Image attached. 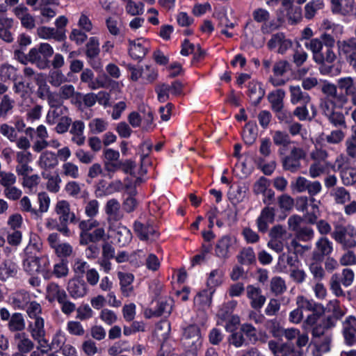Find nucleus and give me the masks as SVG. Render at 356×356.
<instances>
[{
    "label": "nucleus",
    "mask_w": 356,
    "mask_h": 356,
    "mask_svg": "<svg viewBox=\"0 0 356 356\" xmlns=\"http://www.w3.org/2000/svg\"><path fill=\"white\" fill-rule=\"evenodd\" d=\"M282 337H284L288 342L279 343L270 340L268 346L273 356H303L305 347L309 341L307 333H301L295 327L284 328Z\"/></svg>",
    "instance_id": "f257e3e1"
},
{
    "label": "nucleus",
    "mask_w": 356,
    "mask_h": 356,
    "mask_svg": "<svg viewBox=\"0 0 356 356\" xmlns=\"http://www.w3.org/2000/svg\"><path fill=\"white\" fill-rule=\"evenodd\" d=\"M305 47L312 52L315 63L321 65L319 71L323 75L330 74L332 70V64L337 59V55L331 48H325L323 51V43L318 38H312L305 42Z\"/></svg>",
    "instance_id": "f03ea898"
},
{
    "label": "nucleus",
    "mask_w": 356,
    "mask_h": 356,
    "mask_svg": "<svg viewBox=\"0 0 356 356\" xmlns=\"http://www.w3.org/2000/svg\"><path fill=\"white\" fill-rule=\"evenodd\" d=\"M78 228L80 245H86L91 242H104L108 239L105 228L100 226V222L97 219H83L79 221Z\"/></svg>",
    "instance_id": "7ed1b4c3"
},
{
    "label": "nucleus",
    "mask_w": 356,
    "mask_h": 356,
    "mask_svg": "<svg viewBox=\"0 0 356 356\" xmlns=\"http://www.w3.org/2000/svg\"><path fill=\"white\" fill-rule=\"evenodd\" d=\"M39 248L35 243H29L24 250L23 268L30 275L38 274L48 268L49 260L47 256L36 255Z\"/></svg>",
    "instance_id": "20e7f679"
},
{
    "label": "nucleus",
    "mask_w": 356,
    "mask_h": 356,
    "mask_svg": "<svg viewBox=\"0 0 356 356\" xmlns=\"http://www.w3.org/2000/svg\"><path fill=\"white\" fill-rule=\"evenodd\" d=\"M278 154L283 170L291 173L298 172L302 168L301 161L307 157L306 151L296 146L291 148L289 154H286L285 148L280 147Z\"/></svg>",
    "instance_id": "39448f33"
},
{
    "label": "nucleus",
    "mask_w": 356,
    "mask_h": 356,
    "mask_svg": "<svg viewBox=\"0 0 356 356\" xmlns=\"http://www.w3.org/2000/svg\"><path fill=\"white\" fill-rule=\"evenodd\" d=\"M25 310L29 317L27 330L32 339L46 334L44 319L42 316V308L40 304L36 301L30 302Z\"/></svg>",
    "instance_id": "423d86ee"
},
{
    "label": "nucleus",
    "mask_w": 356,
    "mask_h": 356,
    "mask_svg": "<svg viewBox=\"0 0 356 356\" xmlns=\"http://www.w3.org/2000/svg\"><path fill=\"white\" fill-rule=\"evenodd\" d=\"M343 219L334 222V231L331 233L332 238L340 244L343 250L356 247V228L352 225L345 226Z\"/></svg>",
    "instance_id": "0eeeda50"
},
{
    "label": "nucleus",
    "mask_w": 356,
    "mask_h": 356,
    "mask_svg": "<svg viewBox=\"0 0 356 356\" xmlns=\"http://www.w3.org/2000/svg\"><path fill=\"white\" fill-rule=\"evenodd\" d=\"M321 91L325 97L320 100V108H341L348 102V97L343 92H339L337 86L333 83H325L321 86Z\"/></svg>",
    "instance_id": "6e6552de"
},
{
    "label": "nucleus",
    "mask_w": 356,
    "mask_h": 356,
    "mask_svg": "<svg viewBox=\"0 0 356 356\" xmlns=\"http://www.w3.org/2000/svg\"><path fill=\"white\" fill-rule=\"evenodd\" d=\"M355 279V273L350 268H346L341 271V275L338 273L333 274L330 280V287L332 292L337 297L345 296V293L341 284L345 287L350 286Z\"/></svg>",
    "instance_id": "1a4fd4ad"
},
{
    "label": "nucleus",
    "mask_w": 356,
    "mask_h": 356,
    "mask_svg": "<svg viewBox=\"0 0 356 356\" xmlns=\"http://www.w3.org/2000/svg\"><path fill=\"white\" fill-rule=\"evenodd\" d=\"M181 341L186 349L195 353L202 346V336L199 327L196 325H190L185 327Z\"/></svg>",
    "instance_id": "9d476101"
},
{
    "label": "nucleus",
    "mask_w": 356,
    "mask_h": 356,
    "mask_svg": "<svg viewBox=\"0 0 356 356\" xmlns=\"http://www.w3.org/2000/svg\"><path fill=\"white\" fill-rule=\"evenodd\" d=\"M49 246L54 250L56 255L64 260L74 253L73 247L67 242L61 243L57 233H51L47 238Z\"/></svg>",
    "instance_id": "9b49d317"
},
{
    "label": "nucleus",
    "mask_w": 356,
    "mask_h": 356,
    "mask_svg": "<svg viewBox=\"0 0 356 356\" xmlns=\"http://www.w3.org/2000/svg\"><path fill=\"white\" fill-rule=\"evenodd\" d=\"M337 45L339 53L344 55L348 63L356 70V39L338 40Z\"/></svg>",
    "instance_id": "f8f14e48"
},
{
    "label": "nucleus",
    "mask_w": 356,
    "mask_h": 356,
    "mask_svg": "<svg viewBox=\"0 0 356 356\" xmlns=\"http://www.w3.org/2000/svg\"><path fill=\"white\" fill-rule=\"evenodd\" d=\"M104 211L106 215L108 229H113V224L117 223L124 217V214L121 211L120 203L115 198H111L106 202Z\"/></svg>",
    "instance_id": "ddd939ff"
},
{
    "label": "nucleus",
    "mask_w": 356,
    "mask_h": 356,
    "mask_svg": "<svg viewBox=\"0 0 356 356\" xmlns=\"http://www.w3.org/2000/svg\"><path fill=\"white\" fill-rule=\"evenodd\" d=\"M56 213L58 216L60 222H68L72 224L79 223L81 220L76 217V214L71 211V206L68 201L65 200L56 202L54 208Z\"/></svg>",
    "instance_id": "4468645a"
},
{
    "label": "nucleus",
    "mask_w": 356,
    "mask_h": 356,
    "mask_svg": "<svg viewBox=\"0 0 356 356\" xmlns=\"http://www.w3.org/2000/svg\"><path fill=\"white\" fill-rule=\"evenodd\" d=\"M236 242V240L233 236L229 235L222 236L217 241L215 245V255L221 260H227L230 257L231 250Z\"/></svg>",
    "instance_id": "2eb2a0df"
},
{
    "label": "nucleus",
    "mask_w": 356,
    "mask_h": 356,
    "mask_svg": "<svg viewBox=\"0 0 356 356\" xmlns=\"http://www.w3.org/2000/svg\"><path fill=\"white\" fill-rule=\"evenodd\" d=\"M134 231L142 241H154L159 235L156 228L149 222L143 223L140 221H135Z\"/></svg>",
    "instance_id": "dca6fc26"
},
{
    "label": "nucleus",
    "mask_w": 356,
    "mask_h": 356,
    "mask_svg": "<svg viewBox=\"0 0 356 356\" xmlns=\"http://www.w3.org/2000/svg\"><path fill=\"white\" fill-rule=\"evenodd\" d=\"M32 157V154L29 151H19L16 153L15 160L17 165L15 166V172L17 176L22 177L32 172L33 168L30 165Z\"/></svg>",
    "instance_id": "f3484780"
},
{
    "label": "nucleus",
    "mask_w": 356,
    "mask_h": 356,
    "mask_svg": "<svg viewBox=\"0 0 356 356\" xmlns=\"http://www.w3.org/2000/svg\"><path fill=\"white\" fill-rule=\"evenodd\" d=\"M245 291L251 307L255 310H260L266 301V296L262 294L261 289L255 285L249 284L246 286Z\"/></svg>",
    "instance_id": "a211bd4d"
},
{
    "label": "nucleus",
    "mask_w": 356,
    "mask_h": 356,
    "mask_svg": "<svg viewBox=\"0 0 356 356\" xmlns=\"http://www.w3.org/2000/svg\"><path fill=\"white\" fill-rule=\"evenodd\" d=\"M291 46V40L286 39L283 33L273 34L267 43V47L270 50L278 47L277 52L282 55L284 54Z\"/></svg>",
    "instance_id": "6ab92c4d"
},
{
    "label": "nucleus",
    "mask_w": 356,
    "mask_h": 356,
    "mask_svg": "<svg viewBox=\"0 0 356 356\" xmlns=\"http://www.w3.org/2000/svg\"><path fill=\"white\" fill-rule=\"evenodd\" d=\"M149 42L142 39L129 40V54L134 60H142L149 50Z\"/></svg>",
    "instance_id": "aec40b11"
},
{
    "label": "nucleus",
    "mask_w": 356,
    "mask_h": 356,
    "mask_svg": "<svg viewBox=\"0 0 356 356\" xmlns=\"http://www.w3.org/2000/svg\"><path fill=\"white\" fill-rule=\"evenodd\" d=\"M336 108H321L323 114L327 118L330 124L337 128L346 129V122L344 114L335 111Z\"/></svg>",
    "instance_id": "412c9836"
},
{
    "label": "nucleus",
    "mask_w": 356,
    "mask_h": 356,
    "mask_svg": "<svg viewBox=\"0 0 356 356\" xmlns=\"http://www.w3.org/2000/svg\"><path fill=\"white\" fill-rule=\"evenodd\" d=\"M13 13L25 29L31 30L35 27V18L29 13L26 7L19 6L14 8Z\"/></svg>",
    "instance_id": "4be33fe9"
},
{
    "label": "nucleus",
    "mask_w": 356,
    "mask_h": 356,
    "mask_svg": "<svg viewBox=\"0 0 356 356\" xmlns=\"http://www.w3.org/2000/svg\"><path fill=\"white\" fill-rule=\"evenodd\" d=\"M274 218V209L268 207H264L256 221L259 232L265 233L268 229V225L273 222Z\"/></svg>",
    "instance_id": "5701e85b"
},
{
    "label": "nucleus",
    "mask_w": 356,
    "mask_h": 356,
    "mask_svg": "<svg viewBox=\"0 0 356 356\" xmlns=\"http://www.w3.org/2000/svg\"><path fill=\"white\" fill-rule=\"evenodd\" d=\"M291 102L292 104H309L311 102V97L303 91L299 86H289Z\"/></svg>",
    "instance_id": "b1692460"
},
{
    "label": "nucleus",
    "mask_w": 356,
    "mask_h": 356,
    "mask_svg": "<svg viewBox=\"0 0 356 356\" xmlns=\"http://www.w3.org/2000/svg\"><path fill=\"white\" fill-rule=\"evenodd\" d=\"M67 291L72 298H79L87 294L88 287L84 281L73 279L68 282Z\"/></svg>",
    "instance_id": "393cba45"
},
{
    "label": "nucleus",
    "mask_w": 356,
    "mask_h": 356,
    "mask_svg": "<svg viewBox=\"0 0 356 356\" xmlns=\"http://www.w3.org/2000/svg\"><path fill=\"white\" fill-rule=\"evenodd\" d=\"M118 277L120 280V291L125 297H129L134 292L132 283L134 277L131 273L118 272Z\"/></svg>",
    "instance_id": "a878e982"
},
{
    "label": "nucleus",
    "mask_w": 356,
    "mask_h": 356,
    "mask_svg": "<svg viewBox=\"0 0 356 356\" xmlns=\"http://www.w3.org/2000/svg\"><path fill=\"white\" fill-rule=\"evenodd\" d=\"M354 6L353 0H331V10L334 14L348 15L353 11Z\"/></svg>",
    "instance_id": "bb28decb"
},
{
    "label": "nucleus",
    "mask_w": 356,
    "mask_h": 356,
    "mask_svg": "<svg viewBox=\"0 0 356 356\" xmlns=\"http://www.w3.org/2000/svg\"><path fill=\"white\" fill-rule=\"evenodd\" d=\"M108 230L115 232V238L118 242L122 246L128 244L132 238L130 230L121 223L113 224V229H108Z\"/></svg>",
    "instance_id": "cd10ccee"
},
{
    "label": "nucleus",
    "mask_w": 356,
    "mask_h": 356,
    "mask_svg": "<svg viewBox=\"0 0 356 356\" xmlns=\"http://www.w3.org/2000/svg\"><path fill=\"white\" fill-rule=\"evenodd\" d=\"M37 35L39 38L44 40L54 39L60 42L64 40L65 35L60 31L54 28L40 26L37 29Z\"/></svg>",
    "instance_id": "c85d7f7f"
},
{
    "label": "nucleus",
    "mask_w": 356,
    "mask_h": 356,
    "mask_svg": "<svg viewBox=\"0 0 356 356\" xmlns=\"http://www.w3.org/2000/svg\"><path fill=\"white\" fill-rule=\"evenodd\" d=\"M58 163L56 155L49 151L42 152L38 161V166L44 170H51L54 168Z\"/></svg>",
    "instance_id": "c756f323"
},
{
    "label": "nucleus",
    "mask_w": 356,
    "mask_h": 356,
    "mask_svg": "<svg viewBox=\"0 0 356 356\" xmlns=\"http://www.w3.org/2000/svg\"><path fill=\"white\" fill-rule=\"evenodd\" d=\"M46 291V298L50 302L55 300H57L58 302L59 301H61L62 299L67 297L66 292L63 289H60V286L55 282L48 284Z\"/></svg>",
    "instance_id": "7c9ffc66"
},
{
    "label": "nucleus",
    "mask_w": 356,
    "mask_h": 356,
    "mask_svg": "<svg viewBox=\"0 0 356 356\" xmlns=\"http://www.w3.org/2000/svg\"><path fill=\"white\" fill-rule=\"evenodd\" d=\"M316 250L314 252L315 258L328 256L333 250V244L327 237H321L316 243Z\"/></svg>",
    "instance_id": "2f4dec72"
},
{
    "label": "nucleus",
    "mask_w": 356,
    "mask_h": 356,
    "mask_svg": "<svg viewBox=\"0 0 356 356\" xmlns=\"http://www.w3.org/2000/svg\"><path fill=\"white\" fill-rule=\"evenodd\" d=\"M85 129V124L81 120H76L72 123V127L70 131V134L73 135L72 141L78 145L84 144L86 137L83 135Z\"/></svg>",
    "instance_id": "473e14b6"
},
{
    "label": "nucleus",
    "mask_w": 356,
    "mask_h": 356,
    "mask_svg": "<svg viewBox=\"0 0 356 356\" xmlns=\"http://www.w3.org/2000/svg\"><path fill=\"white\" fill-rule=\"evenodd\" d=\"M296 304L302 312L303 310L312 312H323V307L321 304L315 302L313 300H309L303 296H297Z\"/></svg>",
    "instance_id": "72a5a7b5"
},
{
    "label": "nucleus",
    "mask_w": 356,
    "mask_h": 356,
    "mask_svg": "<svg viewBox=\"0 0 356 356\" xmlns=\"http://www.w3.org/2000/svg\"><path fill=\"white\" fill-rule=\"evenodd\" d=\"M15 339L17 340V348L18 351L28 353L32 351L35 347L34 342L25 332H18L15 335Z\"/></svg>",
    "instance_id": "f704fd0d"
},
{
    "label": "nucleus",
    "mask_w": 356,
    "mask_h": 356,
    "mask_svg": "<svg viewBox=\"0 0 356 356\" xmlns=\"http://www.w3.org/2000/svg\"><path fill=\"white\" fill-rule=\"evenodd\" d=\"M332 337L330 335L324 336L320 339L313 340L315 349L312 352L313 356H323V353H327L330 350V343Z\"/></svg>",
    "instance_id": "c9c22d12"
},
{
    "label": "nucleus",
    "mask_w": 356,
    "mask_h": 356,
    "mask_svg": "<svg viewBox=\"0 0 356 356\" xmlns=\"http://www.w3.org/2000/svg\"><path fill=\"white\" fill-rule=\"evenodd\" d=\"M286 92L282 89H277L268 93L267 99L273 111L284 106V99Z\"/></svg>",
    "instance_id": "e433bc0d"
},
{
    "label": "nucleus",
    "mask_w": 356,
    "mask_h": 356,
    "mask_svg": "<svg viewBox=\"0 0 356 356\" xmlns=\"http://www.w3.org/2000/svg\"><path fill=\"white\" fill-rule=\"evenodd\" d=\"M334 325V323L333 322L332 318L327 317L323 322L316 324L315 326L312 327V341L320 339L323 338L324 336H326L327 334H325V330L333 327Z\"/></svg>",
    "instance_id": "4c0bfd02"
},
{
    "label": "nucleus",
    "mask_w": 356,
    "mask_h": 356,
    "mask_svg": "<svg viewBox=\"0 0 356 356\" xmlns=\"http://www.w3.org/2000/svg\"><path fill=\"white\" fill-rule=\"evenodd\" d=\"M68 108L65 106L52 107L48 111L46 122L50 125L55 124L67 112Z\"/></svg>",
    "instance_id": "58836bf2"
},
{
    "label": "nucleus",
    "mask_w": 356,
    "mask_h": 356,
    "mask_svg": "<svg viewBox=\"0 0 356 356\" xmlns=\"http://www.w3.org/2000/svg\"><path fill=\"white\" fill-rule=\"evenodd\" d=\"M213 290L210 289L200 291L194 298V303L200 309H205L210 306L211 303V296Z\"/></svg>",
    "instance_id": "ea45409f"
},
{
    "label": "nucleus",
    "mask_w": 356,
    "mask_h": 356,
    "mask_svg": "<svg viewBox=\"0 0 356 356\" xmlns=\"http://www.w3.org/2000/svg\"><path fill=\"white\" fill-rule=\"evenodd\" d=\"M17 273L16 265L10 261H5L0 265V280L6 281L10 277H13Z\"/></svg>",
    "instance_id": "a19ab883"
},
{
    "label": "nucleus",
    "mask_w": 356,
    "mask_h": 356,
    "mask_svg": "<svg viewBox=\"0 0 356 356\" xmlns=\"http://www.w3.org/2000/svg\"><path fill=\"white\" fill-rule=\"evenodd\" d=\"M26 323L23 315L21 313H14L8 323V330L10 332H21L25 329Z\"/></svg>",
    "instance_id": "79ce46f5"
},
{
    "label": "nucleus",
    "mask_w": 356,
    "mask_h": 356,
    "mask_svg": "<svg viewBox=\"0 0 356 356\" xmlns=\"http://www.w3.org/2000/svg\"><path fill=\"white\" fill-rule=\"evenodd\" d=\"M265 94L262 88L254 83H251L248 86V96L252 104L257 106L259 104Z\"/></svg>",
    "instance_id": "37998d69"
},
{
    "label": "nucleus",
    "mask_w": 356,
    "mask_h": 356,
    "mask_svg": "<svg viewBox=\"0 0 356 356\" xmlns=\"http://www.w3.org/2000/svg\"><path fill=\"white\" fill-rule=\"evenodd\" d=\"M330 195L338 204H344L350 200L349 191L342 186L334 188L330 192Z\"/></svg>",
    "instance_id": "c03bdc74"
},
{
    "label": "nucleus",
    "mask_w": 356,
    "mask_h": 356,
    "mask_svg": "<svg viewBox=\"0 0 356 356\" xmlns=\"http://www.w3.org/2000/svg\"><path fill=\"white\" fill-rule=\"evenodd\" d=\"M35 82L38 88L37 90V96L42 99H47L51 92L49 86L47 84L44 75L39 73L36 75Z\"/></svg>",
    "instance_id": "a18cd8bd"
},
{
    "label": "nucleus",
    "mask_w": 356,
    "mask_h": 356,
    "mask_svg": "<svg viewBox=\"0 0 356 356\" xmlns=\"http://www.w3.org/2000/svg\"><path fill=\"white\" fill-rule=\"evenodd\" d=\"M270 289L275 296L283 294L287 289L285 280L280 276L273 277L270 280Z\"/></svg>",
    "instance_id": "49530a36"
},
{
    "label": "nucleus",
    "mask_w": 356,
    "mask_h": 356,
    "mask_svg": "<svg viewBox=\"0 0 356 356\" xmlns=\"http://www.w3.org/2000/svg\"><path fill=\"white\" fill-rule=\"evenodd\" d=\"M238 261L243 265L253 264L256 261V257L253 249L250 247L243 248L237 256Z\"/></svg>",
    "instance_id": "de8ad7c7"
},
{
    "label": "nucleus",
    "mask_w": 356,
    "mask_h": 356,
    "mask_svg": "<svg viewBox=\"0 0 356 356\" xmlns=\"http://www.w3.org/2000/svg\"><path fill=\"white\" fill-rule=\"evenodd\" d=\"M257 136V129L256 124L248 122L245 124L243 138L244 142L248 145H252L255 141Z\"/></svg>",
    "instance_id": "09e8293b"
},
{
    "label": "nucleus",
    "mask_w": 356,
    "mask_h": 356,
    "mask_svg": "<svg viewBox=\"0 0 356 356\" xmlns=\"http://www.w3.org/2000/svg\"><path fill=\"white\" fill-rule=\"evenodd\" d=\"M131 350V346L128 341L124 340H120L114 343L108 349V353L111 356H118V355L129 352Z\"/></svg>",
    "instance_id": "8fccbe9b"
},
{
    "label": "nucleus",
    "mask_w": 356,
    "mask_h": 356,
    "mask_svg": "<svg viewBox=\"0 0 356 356\" xmlns=\"http://www.w3.org/2000/svg\"><path fill=\"white\" fill-rule=\"evenodd\" d=\"M224 273L220 269L213 270L207 280V286L214 291V288L220 286L223 282Z\"/></svg>",
    "instance_id": "3c124183"
},
{
    "label": "nucleus",
    "mask_w": 356,
    "mask_h": 356,
    "mask_svg": "<svg viewBox=\"0 0 356 356\" xmlns=\"http://www.w3.org/2000/svg\"><path fill=\"white\" fill-rule=\"evenodd\" d=\"M38 200L39 208L36 209L37 216H35V219L40 218L42 213L47 212L50 206V197L45 192L38 193Z\"/></svg>",
    "instance_id": "603ef678"
},
{
    "label": "nucleus",
    "mask_w": 356,
    "mask_h": 356,
    "mask_svg": "<svg viewBox=\"0 0 356 356\" xmlns=\"http://www.w3.org/2000/svg\"><path fill=\"white\" fill-rule=\"evenodd\" d=\"M324 3L322 0H313L307 3L305 6V17L308 19H312L317 10L323 8Z\"/></svg>",
    "instance_id": "864d4df0"
},
{
    "label": "nucleus",
    "mask_w": 356,
    "mask_h": 356,
    "mask_svg": "<svg viewBox=\"0 0 356 356\" xmlns=\"http://www.w3.org/2000/svg\"><path fill=\"white\" fill-rule=\"evenodd\" d=\"M328 156L329 154L327 151L321 147H316L310 153V158L313 162L323 163L325 165L326 167H328L330 164V163L327 161Z\"/></svg>",
    "instance_id": "5fc2aeb1"
},
{
    "label": "nucleus",
    "mask_w": 356,
    "mask_h": 356,
    "mask_svg": "<svg viewBox=\"0 0 356 356\" xmlns=\"http://www.w3.org/2000/svg\"><path fill=\"white\" fill-rule=\"evenodd\" d=\"M337 87L344 91L343 93V95H346V97L356 89L354 80L350 76L343 77L338 79Z\"/></svg>",
    "instance_id": "6e6d98bb"
},
{
    "label": "nucleus",
    "mask_w": 356,
    "mask_h": 356,
    "mask_svg": "<svg viewBox=\"0 0 356 356\" xmlns=\"http://www.w3.org/2000/svg\"><path fill=\"white\" fill-rule=\"evenodd\" d=\"M170 332V324L164 321L159 322L154 330V335L159 341H165L168 339Z\"/></svg>",
    "instance_id": "4d7b16f0"
},
{
    "label": "nucleus",
    "mask_w": 356,
    "mask_h": 356,
    "mask_svg": "<svg viewBox=\"0 0 356 356\" xmlns=\"http://www.w3.org/2000/svg\"><path fill=\"white\" fill-rule=\"evenodd\" d=\"M17 76V69L8 63L0 66V79L2 81L15 80Z\"/></svg>",
    "instance_id": "13d9d810"
},
{
    "label": "nucleus",
    "mask_w": 356,
    "mask_h": 356,
    "mask_svg": "<svg viewBox=\"0 0 356 356\" xmlns=\"http://www.w3.org/2000/svg\"><path fill=\"white\" fill-rule=\"evenodd\" d=\"M339 173L345 186H352L356 183V168L349 166Z\"/></svg>",
    "instance_id": "bf43d9fd"
},
{
    "label": "nucleus",
    "mask_w": 356,
    "mask_h": 356,
    "mask_svg": "<svg viewBox=\"0 0 356 356\" xmlns=\"http://www.w3.org/2000/svg\"><path fill=\"white\" fill-rule=\"evenodd\" d=\"M322 184L320 181H311L308 179L305 192L308 193L310 202H315L314 196L320 193L322 191Z\"/></svg>",
    "instance_id": "052dcab7"
},
{
    "label": "nucleus",
    "mask_w": 356,
    "mask_h": 356,
    "mask_svg": "<svg viewBox=\"0 0 356 356\" xmlns=\"http://www.w3.org/2000/svg\"><path fill=\"white\" fill-rule=\"evenodd\" d=\"M334 172H341L349 167V158L348 156L341 154L338 155L333 164L330 163L328 166Z\"/></svg>",
    "instance_id": "680f3d73"
},
{
    "label": "nucleus",
    "mask_w": 356,
    "mask_h": 356,
    "mask_svg": "<svg viewBox=\"0 0 356 356\" xmlns=\"http://www.w3.org/2000/svg\"><path fill=\"white\" fill-rule=\"evenodd\" d=\"M296 239L303 242H308L313 239L314 236V231L308 226L300 227L295 233Z\"/></svg>",
    "instance_id": "e2e57ef3"
},
{
    "label": "nucleus",
    "mask_w": 356,
    "mask_h": 356,
    "mask_svg": "<svg viewBox=\"0 0 356 356\" xmlns=\"http://www.w3.org/2000/svg\"><path fill=\"white\" fill-rule=\"evenodd\" d=\"M273 140L275 145L282 146V147L284 148L291 143L289 134L285 131L279 130L273 133Z\"/></svg>",
    "instance_id": "0e129e2a"
},
{
    "label": "nucleus",
    "mask_w": 356,
    "mask_h": 356,
    "mask_svg": "<svg viewBox=\"0 0 356 356\" xmlns=\"http://www.w3.org/2000/svg\"><path fill=\"white\" fill-rule=\"evenodd\" d=\"M99 211V203L95 200H90L86 202L84 207V212L88 219H95L94 218L97 216Z\"/></svg>",
    "instance_id": "69168bd1"
},
{
    "label": "nucleus",
    "mask_w": 356,
    "mask_h": 356,
    "mask_svg": "<svg viewBox=\"0 0 356 356\" xmlns=\"http://www.w3.org/2000/svg\"><path fill=\"white\" fill-rule=\"evenodd\" d=\"M86 56L89 58H94L99 54V43L96 37H91L86 44Z\"/></svg>",
    "instance_id": "338daca9"
},
{
    "label": "nucleus",
    "mask_w": 356,
    "mask_h": 356,
    "mask_svg": "<svg viewBox=\"0 0 356 356\" xmlns=\"http://www.w3.org/2000/svg\"><path fill=\"white\" fill-rule=\"evenodd\" d=\"M345 145L347 156L356 161V132L346 139Z\"/></svg>",
    "instance_id": "774afa93"
}]
</instances>
